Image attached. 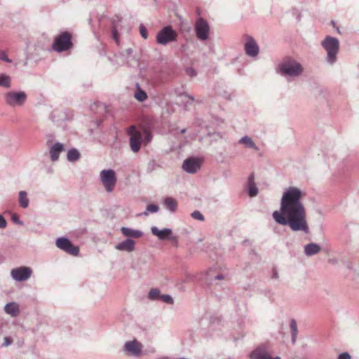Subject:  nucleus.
Instances as JSON below:
<instances>
[{
    "instance_id": "f257e3e1",
    "label": "nucleus",
    "mask_w": 359,
    "mask_h": 359,
    "mask_svg": "<svg viewBox=\"0 0 359 359\" xmlns=\"http://www.w3.org/2000/svg\"><path fill=\"white\" fill-rule=\"evenodd\" d=\"M302 191L296 187H290L283 192L280 211L276 210L272 216L276 223L288 226L293 231L309 233L306 212L301 201Z\"/></svg>"
},
{
    "instance_id": "f03ea898",
    "label": "nucleus",
    "mask_w": 359,
    "mask_h": 359,
    "mask_svg": "<svg viewBox=\"0 0 359 359\" xmlns=\"http://www.w3.org/2000/svg\"><path fill=\"white\" fill-rule=\"evenodd\" d=\"M276 72L285 78L299 76L304 72L303 66L291 57H285L278 65Z\"/></svg>"
},
{
    "instance_id": "7ed1b4c3",
    "label": "nucleus",
    "mask_w": 359,
    "mask_h": 359,
    "mask_svg": "<svg viewBox=\"0 0 359 359\" xmlns=\"http://www.w3.org/2000/svg\"><path fill=\"white\" fill-rule=\"evenodd\" d=\"M321 46L327 52V62L331 65L334 64L339 50V40L335 37L328 35L321 41Z\"/></svg>"
},
{
    "instance_id": "20e7f679",
    "label": "nucleus",
    "mask_w": 359,
    "mask_h": 359,
    "mask_svg": "<svg viewBox=\"0 0 359 359\" xmlns=\"http://www.w3.org/2000/svg\"><path fill=\"white\" fill-rule=\"evenodd\" d=\"M72 38V36L69 32H61L55 38L52 45L53 49L57 53L69 50L74 46Z\"/></svg>"
},
{
    "instance_id": "39448f33",
    "label": "nucleus",
    "mask_w": 359,
    "mask_h": 359,
    "mask_svg": "<svg viewBox=\"0 0 359 359\" xmlns=\"http://www.w3.org/2000/svg\"><path fill=\"white\" fill-rule=\"evenodd\" d=\"M177 34L171 26L163 27L156 34V42L161 45H166L177 40Z\"/></svg>"
},
{
    "instance_id": "423d86ee",
    "label": "nucleus",
    "mask_w": 359,
    "mask_h": 359,
    "mask_svg": "<svg viewBox=\"0 0 359 359\" xmlns=\"http://www.w3.org/2000/svg\"><path fill=\"white\" fill-rule=\"evenodd\" d=\"M6 104L11 107L22 106L27 99L25 91H10L4 95Z\"/></svg>"
},
{
    "instance_id": "0eeeda50",
    "label": "nucleus",
    "mask_w": 359,
    "mask_h": 359,
    "mask_svg": "<svg viewBox=\"0 0 359 359\" xmlns=\"http://www.w3.org/2000/svg\"><path fill=\"white\" fill-rule=\"evenodd\" d=\"M130 135L129 143L131 150L134 153H137L140 150L143 142V135L141 131L137 130L135 126H131L128 131Z\"/></svg>"
},
{
    "instance_id": "6e6552de",
    "label": "nucleus",
    "mask_w": 359,
    "mask_h": 359,
    "mask_svg": "<svg viewBox=\"0 0 359 359\" xmlns=\"http://www.w3.org/2000/svg\"><path fill=\"white\" fill-rule=\"evenodd\" d=\"M100 180L105 190L109 193L111 192L117 181L116 172L112 169L102 170L100 172Z\"/></svg>"
},
{
    "instance_id": "1a4fd4ad",
    "label": "nucleus",
    "mask_w": 359,
    "mask_h": 359,
    "mask_svg": "<svg viewBox=\"0 0 359 359\" xmlns=\"http://www.w3.org/2000/svg\"><path fill=\"white\" fill-rule=\"evenodd\" d=\"M55 245L60 250L70 255L77 256L79 254V248L73 245L72 241L67 237L57 238L55 241Z\"/></svg>"
},
{
    "instance_id": "9d476101",
    "label": "nucleus",
    "mask_w": 359,
    "mask_h": 359,
    "mask_svg": "<svg viewBox=\"0 0 359 359\" xmlns=\"http://www.w3.org/2000/svg\"><path fill=\"white\" fill-rule=\"evenodd\" d=\"M151 233L156 236L159 240L161 241H170L175 245L178 244L177 236L172 234L171 229L165 228L161 230L158 229L156 226H152L151 228Z\"/></svg>"
},
{
    "instance_id": "9b49d317",
    "label": "nucleus",
    "mask_w": 359,
    "mask_h": 359,
    "mask_svg": "<svg viewBox=\"0 0 359 359\" xmlns=\"http://www.w3.org/2000/svg\"><path fill=\"white\" fill-rule=\"evenodd\" d=\"M195 32L197 38L201 41H205L209 37L210 26L204 18H199L195 24Z\"/></svg>"
},
{
    "instance_id": "f8f14e48",
    "label": "nucleus",
    "mask_w": 359,
    "mask_h": 359,
    "mask_svg": "<svg viewBox=\"0 0 359 359\" xmlns=\"http://www.w3.org/2000/svg\"><path fill=\"white\" fill-rule=\"evenodd\" d=\"M32 273L31 268L20 266L11 270V275L13 280L22 282L29 279Z\"/></svg>"
},
{
    "instance_id": "ddd939ff",
    "label": "nucleus",
    "mask_w": 359,
    "mask_h": 359,
    "mask_svg": "<svg viewBox=\"0 0 359 359\" xmlns=\"http://www.w3.org/2000/svg\"><path fill=\"white\" fill-rule=\"evenodd\" d=\"M245 54L251 57H255L259 52V46L255 39L251 36H247L244 45Z\"/></svg>"
},
{
    "instance_id": "4468645a",
    "label": "nucleus",
    "mask_w": 359,
    "mask_h": 359,
    "mask_svg": "<svg viewBox=\"0 0 359 359\" xmlns=\"http://www.w3.org/2000/svg\"><path fill=\"white\" fill-rule=\"evenodd\" d=\"M201 166V161L195 157H189L184 160L182 169L189 174H194L198 170H200Z\"/></svg>"
},
{
    "instance_id": "2eb2a0df",
    "label": "nucleus",
    "mask_w": 359,
    "mask_h": 359,
    "mask_svg": "<svg viewBox=\"0 0 359 359\" xmlns=\"http://www.w3.org/2000/svg\"><path fill=\"white\" fill-rule=\"evenodd\" d=\"M123 351H126L128 355L134 357L140 356L142 352V344L136 339L128 341L124 344Z\"/></svg>"
},
{
    "instance_id": "dca6fc26",
    "label": "nucleus",
    "mask_w": 359,
    "mask_h": 359,
    "mask_svg": "<svg viewBox=\"0 0 359 359\" xmlns=\"http://www.w3.org/2000/svg\"><path fill=\"white\" fill-rule=\"evenodd\" d=\"M65 150L64 144L60 142L53 144L49 150L50 158L53 162L57 161L60 153Z\"/></svg>"
},
{
    "instance_id": "f3484780",
    "label": "nucleus",
    "mask_w": 359,
    "mask_h": 359,
    "mask_svg": "<svg viewBox=\"0 0 359 359\" xmlns=\"http://www.w3.org/2000/svg\"><path fill=\"white\" fill-rule=\"evenodd\" d=\"M115 248L120 251L133 252L135 248V242L131 238H127L125 241L118 243Z\"/></svg>"
},
{
    "instance_id": "a211bd4d",
    "label": "nucleus",
    "mask_w": 359,
    "mask_h": 359,
    "mask_svg": "<svg viewBox=\"0 0 359 359\" xmlns=\"http://www.w3.org/2000/svg\"><path fill=\"white\" fill-rule=\"evenodd\" d=\"M123 235L128 238H139L142 236L143 232L140 230L123 226L121 228Z\"/></svg>"
},
{
    "instance_id": "6ab92c4d",
    "label": "nucleus",
    "mask_w": 359,
    "mask_h": 359,
    "mask_svg": "<svg viewBox=\"0 0 359 359\" xmlns=\"http://www.w3.org/2000/svg\"><path fill=\"white\" fill-rule=\"evenodd\" d=\"M251 359H280L279 357L272 358L261 348H257L250 353Z\"/></svg>"
},
{
    "instance_id": "aec40b11",
    "label": "nucleus",
    "mask_w": 359,
    "mask_h": 359,
    "mask_svg": "<svg viewBox=\"0 0 359 359\" xmlns=\"http://www.w3.org/2000/svg\"><path fill=\"white\" fill-rule=\"evenodd\" d=\"M320 251V247L315 243H310L304 246V253L308 257L313 256Z\"/></svg>"
},
{
    "instance_id": "412c9836",
    "label": "nucleus",
    "mask_w": 359,
    "mask_h": 359,
    "mask_svg": "<svg viewBox=\"0 0 359 359\" xmlns=\"http://www.w3.org/2000/svg\"><path fill=\"white\" fill-rule=\"evenodd\" d=\"M120 21L121 19L118 16H116L115 18H113L111 22V36L116 43H118V25L120 22Z\"/></svg>"
},
{
    "instance_id": "4be33fe9",
    "label": "nucleus",
    "mask_w": 359,
    "mask_h": 359,
    "mask_svg": "<svg viewBox=\"0 0 359 359\" xmlns=\"http://www.w3.org/2000/svg\"><path fill=\"white\" fill-rule=\"evenodd\" d=\"M240 144H243L246 148L253 149L255 151L259 150V147L255 144L252 139L249 136L243 137L238 142Z\"/></svg>"
},
{
    "instance_id": "5701e85b",
    "label": "nucleus",
    "mask_w": 359,
    "mask_h": 359,
    "mask_svg": "<svg viewBox=\"0 0 359 359\" xmlns=\"http://www.w3.org/2000/svg\"><path fill=\"white\" fill-rule=\"evenodd\" d=\"M4 309L6 313L10 314L12 316H17L19 313L18 305L15 302L6 304Z\"/></svg>"
},
{
    "instance_id": "b1692460",
    "label": "nucleus",
    "mask_w": 359,
    "mask_h": 359,
    "mask_svg": "<svg viewBox=\"0 0 359 359\" xmlns=\"http://www.w3.org/2000/svg\"><path fill=\"white\" fill-rule=\"evenodd\" d=\"M164 205L165 208L172 212H175L177 208V201L172 197H166L164 200Z\"/></svg>"
},
{
    "instance_id": "393cba45",
    "label": "nucleus",
    "mask_w": 359,
    "mask_h": 359,
    "mask_svg": "<svg viewBox=\"0 0 359 359\" xmlns=\"http://www.w3.org/2000/svg\"><path fill=\"white\" fill-rule=\"evenodd\" d=\"M29 200L27 198V193L25 191L19 192V205L22 208H27L29 206Z\"/></svg>"
},
{
    "instance_id": "a878e982",
    "label": "nucleus",
    "mask_w": 359,
    "mask_h": 359,
    "mask_svg": "<svg viewBox=\"0 0 359 359\" xmlns=\"http://www.w3.org/2000/svg\"><path fill=\"white\" fill-rule=\"evenodd\" d=\"M67 160L70 162H75L81 158V154L76 149H71L67 155Z\"/></svg>"
},
{
    "instance_id": "bb28decb",
    "label": "nucleus",
    "mask_w": 359,
    "mask_h": 359,
    "mask_svg": "<svg viewBox=\"0 0 359 359\" xmlns=\"http://www.w3.org/2000/svg\"><path fill=\"white\" fill-rule=\"evenodd\" d=\"M137 91L135 92L134 97L140 102L145 101L148 96L144 90L140 88V84L136 83Z\"/></svg>"
},
{
    "instance_id": "cd10ccee",
    "label": "nucleus",
    "mask_w": 359,
    "mask_h": 359,
    "mask_svg": "<svg viewBox=\"0 0 359 359\" xmlns=\"http://www.w3.org/2000/svg\"><path fill=\"white\" fill-rule=\"evenodd\" d=\"M0 86L9 88L11 86V78L6 74H0Z\"/></svg>"
},
{
    "instance_id": "c85d7f7f",
    "label": "nucleus",
    "mask_w": 359,
    "mask_h": 359,
    "mask_svg": "<svg viewBox=\"0 0 359 359\" xmlns=\"http://www.w3.org/2000/svg\"><path fill=\"white\" fill-rule=\"evenodd\" d=\"M290 327L291 334H292V344H294L296 341L297 335V332H298L297 322L294 319H292L290 320Z\"/></svg>"
},
{
    "instance_id": "c756f323",
    "label": "nucleus",
    "mask_w": 359,
    "mask_h": 359,
    "mask_svg": "<svg viewBox=\"0 0 359 359\" xmlns=\"http://www.w3.org/2000/svg\"><path fill=\"white\" fill-rule=\"evenodd\" d=\"M158 210H159L158 205H157L156 204H149L147 206L146 210L144 212L140 214V215L147 216L149 215V212L156 213Z\"/></svg>"
},
{
    "instance_id": "7c9ffc66",
    "label": "nucleus",
    "mask_w": 359,
    "mask_h": 359,
    "mask_svg": "<svg viewBox=\"0 0 359 359\" xmlns=\"http://www.w3.org/2000/svg\"><path fill=\"white\" fill-rule=\"evenodd\" d=\"M161 295L160 290L157 288H153L149 292V298L151 300H159Z\"/></svg>"
},
{
    "instance_id": "2f4dec72",
    "label": "nucleus",
    "mask_w": 359,
    "mask_h": 359,
    "mask_svg": "<svg viewBox=\"0 0 359 359\" xmlns=\"http://www.w3.org/2000/svg\"><path fill=\"white\" fill-rule=\"evenodd\" d=\"M143 135V142L144 144H147L152 140V135L148 130L144 129L142 133Z\"/></svg>"
},
{
    "instance_id": "473e14b6",
    "label": "nucleus",
    "mask_w": 359,
    "mask_h": 359,
    "mask_svg": "<svg viewBox=\"0 0 359 359\" xmlns=\"http://www.w3.org/2000/svg\"><path fill=\"white\" fill-rule=\"evenodd\" d=\"M257 194H258V189L256 187L255 184L249 185V189H248L249 196L250 197H255L257 195Z\"/></svg>"
},
{
    "instance_id": "72a5a7b5",
    "label": "nucleus",
    "mask_w": 359,
    "mask_h": 359,
    "mask_svg": "<svg viewBox=\"0 0 359 359\" xmlns=\"http://www.w3.org/2000/svg\"><path fill=\"white\" fill-rule=\"evenodd\" d=\"M159 300L168 304H172L174 302L172 297L169 294H161Z\"/></svg>"
},
{
    "instance_id": "f704fd0d",
    "label": "nucleus",
    "mask_w": 359,
    "mask_h": 359,
    "mask_svg": "<svg viewBox=\"0 0 359 359\" xmlns=\"http://www.w3.org/2000/svg\"><path fill=\"white\" fill-rule=\"evenodd\" d=\"M191 216L195 219H197V220H199V221H204L205 219V217L203 215V214L198 211V210H195L191 214Z\"/></svg>"
},
{
    "instance_id": "c9c22d12",
    "label": "nucleus",
    "mask_w": 359,
    "mask_h": 359,
    "mask_svg": "<svg viewBox=\"0 0 359 359\" xmlns=\"http://www.w3.org/2000/svg\"><path fill=\"white\" fill-rule=\"evenodd\" d=\"M11 220L13 223L18 224L20 226H22L24 224L23 222L20 219V217L17 214L12 215Z\"/></svg>"
},
{
    "instance_id": "e433bc0d",
    "label": "nucleus",
    "mask_w": 359,
    "mask_h": 359,
    "mask_svg": "<svg viewBox=\"0 0 359 359\" xmlns=\"http://www.w3.org/2000/svg\"><path fill=\"white\" fill-rule=\"evenodd\" d=\"M140 33L143 39H146L148 38L147 29L143 25L140 26Z\"/></svg>"
},
{
    "instance_id": "4c0bfd02",
    "label": "nucleus",
    "mask_w": 359,
    "mask_h": 359,
    "mask_svg": "<svg viewBox=\"0 0 359 359\" xmlns=\"http://www.w3.org/2000/svg\"><path fill=\"white\" fill-rule=\"evenodd\" d=\"M185 72L187 75H188L190 77H194L197 75L196 71L192 67H187L185 69Z\"/></svg>"
},
{
    "instance_id": "58836bf2",
    "label": "nucleus",
    "mask_w": 359,
    "mask_h": 359,
    "mask_svg": "<svg viewBox=\"0 0 359 359\" xmlns=\"http://www.w3.org/2000/svg\"><path fill=\"white\" fill-rule=\"evenodd\" d=\"M0 60L8 63H11L12 62V60L8 57L7 54L4 50H0Z\"/></svg>"
},
{
    "instance_id": "ea45409f",
    "label": "nucleus",
    "mask_w": 359,
    "mask_h": 359,
    "mask_svg": "<svg viewBox=\"0 0 359 359\" xmlns=\"http://www.w3.org/2000/svg\"><path fill=\"white\" fill-rule=\"evenodd\" d=\"M156 163L154 160H151L149 162L147 165V171L151 172L156 169Z\"/></svg>"
},
{
    "instance_id": "a19ab883",
    "label": "nucleus",
    "mask_w": 359,
    "mask_h": 359,
    "mask_svg": "<svg viewBox=\"0 0 359 359\" xmlns=\"http://www.w3.org/2000/svg\"><path fill=\"white\" fill-rule=\"evenodd\" d=\"M338 359H351V356L348 353L343 352L338 355Z\"/></svg>"
},
{
    "instance_id": "79ce46f5",
    "label": "nucleus",
    "mask_w": 359,
    "mask_h": 359,
    "mask_svg": "<svg viewBox=\"0 0 359 359\" xmlns=\"http://www.w3.org/2000/svg\"><path fill=\"white\" fill-rule=\"evenodd\" d=\"M7 226L6 219L0 214V229H4Z\"/></svg>"
},
{
    "instance_id": "37998d69",
    "label": "nucleus",
    "mask_w": 359,
    "mask_h": 359,
    "mask_svg": "<svg viewBox=\"0 0 359 359\" xmlns=\"http://www.w3.org/2000/svg\"><path fill=\"white\" fill-rule=\"evenodd\" d=\"M12 339L10 337H6L4 338V342L2 344V346H8L12 344Z\"/></svg>"
},
{
    "instance_id": "c03bdc74",
    "label": "nucleus",
    "mask_w": 359,
    "mask_h": 359,
    "mask_svg": "<svg viewBox=\"0 0 359 359\" xmlns=\"http://www.w3.org/2000/svg\"><path fill=\"white\" fill-rule=\"evenodd\" d=\"M254 179H255L254 175H253V174H251V175L249 176V177H248V182H249V185H250V184H255Z\"/></svg>"
},
{
    "instance_id": "a18cd8bd",
    "label": "nucleus",
    "mask_w": 359,
    "mask_h": 359,
    "mask_svg": "<svg viewBox=\"0 0 359 359\" xmlns=\"http://www.w3.org/2000/svg\"><path fill=\"white\" fill-rule=\"evenodd\" d=\"M272 278L277 279L278 278V273L276 269H273Z\"/></svg>"
},
{
    "instance_id": "49530a36",
    "label": "nucleus",
    "mask_w": 359,
    "mask_h": 359,
    "mask_svg": "<svg viewBox=\"0 0 359 359\" xmlns=\"http://www.w3.org/2000/svg\"><path fill=\"white\" fill-rule=\"evenodd\" d=\"M224 278V275L222 274H218L215 277V280H222Z\"/></svg>"
},
{
    "instance_id": "de8ad7c7",
    "label": "nucleus",
    "mask_w": 359,
    "mask_h": 359,
    "mask_svg": "<svg viewBox=\"0 0 359 359\" xmlns=\"http://www.w3.org/2000/svg\"><path fill=\"white\" fill-rule=\"evenodd\" d=\"M185 96H186V97H189V100H190L191 102H193V101L194 100V96H192V95H191L186 94V95H185Z\"/></svg>"
},
{
    "instance_id": "09e8293b",
    "label": "nucleus",
    "mask_w": 359,
    "mask_h": 359,
    "mask_svg": "<svg viewBox=\"0 0 359 359\" xmlns=\"http://www.w3.org/2000/svg\"><path fill=\"white\" fill-rule=\"evenodd\" d=\"M126 52L128 55H130L133 53V49L132 48H128L126 50Z\"/></svg>"
},
{
    "instance_id": "8fccbe9b",
    "label": "nucleus",
    "mask_w": 359,
    "mask_h": 359,
    "mask_svg": "<svg viewBox=\"0 0 359 359\" xmlns=\"http://www.w3.org/2000/svg\"><path fill=\"white\" fill-rule=\"evenodd\" d=\"M158 359H175V358L163 356V357L158 358Z\"/></svg>"
},
{
    "instance_id": "3c124183",
    "label": "nucleus",
    "mask_w": 359,
    "mask_h": 359,
    "mask_svg": "<svg viewBox=\"0 0 359 359\" xmlns=\"http://www.w3.org/2000/svg\"><path fill=\"white\" fill-rule=\"evenodd\" d=\"M4 262V258L3 257L0 256V264Z\"/></svg>"
},
{
    "instance_id": "603ef678",
    "label": "nucleus",
    "mask_w": 359,
    "mask_h": 359,
    "mask_svg": "<svg viewBox=\"0 0 359 359\" xmlns=\"http://www.w3.org/2000/svg\"><path fill=\"white\" fill-rule=\"evenodd\" d=\"M337 31L338 33H340V31H339V27H337Z\"/></svg>"
},
{
    "instance_id": "864d4df0",
    "label": "nucleus",
    "mask_w": 359,
    "mask_h": 359,
    "mask_svg": "<svg viewBox=\"0 0 359 359\" xmlns=\"http://www.w3.org/2000/svg\"><path fill=\"white\" fill-rule=\"evenodd\" d=\"M332 23L333 24L334 26H335V22L334 21H332Z\"/></svg>"
},
{
    "instance_id": "5fc2aeb1",
    "label": "nucleus",
    "mask_w": 359,
    "mask_h": 359,
    "mask_svg": "<svg viewBox=\"0 0 359 359\" xmlns=\"http://www.w3.org/2000/svg\"><path fill=\"white\" fill-rule=\"evenodd\" d=\"M184 132H185V129H183V130H182V133H184Z\"/></svg>"
}]
</instances>
